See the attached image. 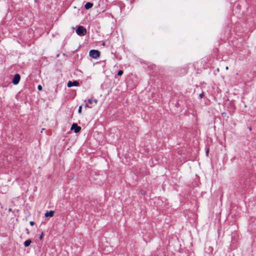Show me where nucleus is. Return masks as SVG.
Returning <instances> with one entry per match:
<instances>
[{"instance_id": "nucleus-5", "label": "nucleus", "mask_w": 256, "mask_h": 256, "mask_svg": "<svg viewBox=\"0 0 256 256\" xmlns=\"http://www.w3.org/2000/svg\"><path fill=\"white\" fill-rule=\"evenodd\" d=\"M79 86V82L78 81L74 80V81H68L67 84V86L68 88H70L73 86Z\"/></svg>"}, {"instance_id": "nucleus-3", "label": "nucleus", "mask_w": 256, "mask_h": 256, "mask_svg": "<svg viewBox=\"0 0 256 256\" xmlns=\"http://www.w3.org/2000/svg\"><path fill=\"white\" fill-rule=\"evenodd\" d=\"M20 80V75L18 74H16L14 76V78L12 80V82L14 84L16 85L19 83Z\"/></svg>"}, {"instance_id": "nucleus-8", "label": "nucleus", "mask_w": 256, "mask_h": 256, "mask_svg": "<svg viewBox=\"0 0 256 256\" xmlns=\"http://www.w3.org/2000/svg\"><path fill=\"white\" fill-rule=\"evenodd\" d=\"M93 6V4L91 2H87L86 4L84 5V8L86 9V10H88L90 8H91Z\"/></svg>"}, {"instance_id": "nucleus-11", "label": "nucleus", "mask_w": 256, "mask_h": 256, "mask_svg": "<svg viewBox=\"0 0 256 256\" xmlns=\"http://www.w3.org/2000/svg\"><path fill=\"white\" fill-rule=\"evenodd\" d=\"M82 106H80L78 108V112L79 114H81L82 112Z\"/></svg>"}, {"instance_id": "nucleus-9", "label": "nucleus", "mask_w": 256, "mask_h": 256, "mask_svg": "<svg viewBox=\"0 0 256 256\" xmlns=\"http://www.w3.org/2000/svg\"><path fill=\"white\" fill-rule=\"evenodd\" d=\"M32 242V241L30 240H26L24 242V245L26 247L29 246Z\"/></svg>"}, {"instance_id": "nucleus-17", "label": "nucleus", "mask_w": 256, "mask_h": 256, "mask_svg": "<svg viewBox=\"0 0 256 256\" xmlns=\"http://www.w3.org/2000/svg\"><path fill=\"white\" fill-rule=\"evenodd\" d=\"M208 150H206V154H208Z\"/></svg>"}, {"instance_id": "nucleus-4", "label": "nucleus", "mask_w": 256, "mask_h": 256, "mask_svg": "<svg viewBox=\"0 0 256 256\" xmlns=\"http://www.w3.org/2000/svg\"><path fill=\"white\" fill-rule=\"evenodd\" d=\"M71 130H74V132L77 133L80 130L81 128L78 126L76 124H73L72 126Z\"/></svg>"}, {"instance_id": "nucleus-10", "label": "nucleus", "mask_w": 256, "mask_h": 256, "mask_svg": "<svg viewBox=\"0 0 256 256\" xmlns=\"http://www.w3.org/2000/svg\"><path fill=\"white\" fill-rule=\"evenodd\" d=\"M122 74H123V71L122 70H120L118 72V76H120Z\"/></svg>"}, {"instance_id": "nucleus-12", "label": "nucleus", "mask_w": 256, "mask_h": 256, "mask_svg": "<svg viewBox=\"0 0 256 256\" xmlns=\"http://www.w3.org/2000/svg\"><path fill=\"white\" fill-rule=\"evenodd\" d=\"M42 86L41 85H38V89L39 90H42Z\"/></svg>"}, {"instance_id": "nucleus-7", "label": "nucleus", "mask_w": 256, "mask_h": 256, "mask_svg": "<svg viewBox=\"0 0 256 256\" xmlns=\"http://www.w3.org/2000/svg\"><path fill=\"white\" fill-rule=\"evenodd\" d=\"M93 100L89 99L88 100V104H86V106L91 108L92 106Z\"/></svg>"}, {"instance_id": "nucleus-2", "label": "nucleus", "mask_w": 256, "mask_h": 256, "mask_svg": "<svg viewBox=\"0 0 256 256\" xmlns=\"http://www.w3.org/2000/svg\"><path fill=\"white\" fill-rule=\"evenodd\" d=\"M90 56L94 58H97L100 56V54L98 50H92L90 52Z\"/></svg>"}, {"instance_id": "nucleus-20", "label": "nucleus", "mask_w": 256, "mask_h": 256, "mask_svg": "<svg viewBox=\"0 0 256 256\" xmlns=\"http://www.w3.org/2000/svg\"><path fill=\"white\" fill-rule=\"evenodd\" d=\"M34 1H35V2H36V0H34Z\"/></svg>"}, {"instance_id": "nucleus-13", "label": "nucleus", "mask_w": 256, "mask_h": 256, "mask_svg": "<svg viewBox=\"0 0 256 256\" xmlns=\"http://www.w3.org/2000/svg\"><path fill=\"white\" fill-rule=\"evenodd\" d=\"M44 234L42 232L40 236V239L42 240L43 238Z\"/></svg>"}, {"instance_id": "nucleus-18", "label": "nucleus", "mask_w": 256, "mask_h": 256, "mask_svg": "<svg viewBox=\"0 0 256 256\" xmlns=\"http://www.w3.org/2000/svg\"><path fill=\"white\" fill-rule=\"evenodd\" d=\"M11 210H12V208H10L9 211H11Z\"/></svg>"}, {"instance_id": "nucleus-6", "label": "nucleus", "mask_w": 256, "mask_h": 256, "mask_svg": "<svg viewBox=\"0 0 256 256\" xmlns=\"http://www.w3.org/2000/svg\"><path fill=\"white\" fill-rule=\"evenodd\" d=\"M54 214V211L53 210H50L49 212H47L45 213L44 216L46 217H52Z\"/></svg>"}, {"instance_id": "nucleus-1", "label": "nucleus", "mask_w": 256, "mask_h": 256, "mask_svg": "<svg viewBox=\"0 0 256 256\" xmlns=\"http://www.w3.org/2000/svg\"><path fill=\"white\" fill-rule=\"evenodd\" d=\"M76 33L78 36H83L86 34V30L82 26H78L76 30Z\"/></svg>"}, {"instance_id": "nucleus-14", "label": "nucleus", "mask_w": 256, "mask_h": 256, "mask_svg": "<svg viewBox=\"0 0 256 256\" xmlns=\"http://www.w3.org/2000/svg\"><path fill=\"white\" fill-rule=\"evenodd\" d=\"M204 96V93H202V94H199V97H200V98H203Z\"/></svg>"}, {"instance_id": "nucleus-15", "label": "nucleus", "mask_w": 256, "mask_h": 256, "mask_svg": "<svg viewBox=\"0 0 256 256\" xmlns=\"http://www.w3.org/2000/svg\"><path fill=\"white\" fill-rule=\"evenodd\" d=\"M93 102L94 103V104H96L98 102V100L96 99H94L93 100Z\"/></svg>"}, {"instance_id": "nucleus-16", "label": "nucleus", "mask_w": 256, "mask_h": 256, "mask_svg": "<svg viewBox=\"0 0 256 256\" xmlns=\"http://www.w3.org/2000/svg\"><path fill=\"white\" fill-rule=\"evenodd\" d=\"M30 224L31 226H34V222H32V221H31V222H30Z\"/></svg>"}, {"instance_id": "nucleus-19", "label": "nucleus", "mask_w": 256, "mask_h": 256, "mask_svg": "<svg viewBox=\"0 0 256 256\" xmlns=\"http://www.w3.org/2000/svg\"><path fill=\"white\" fill-rule=\"evenodd\" d=\"M226 70H228V66H226Z\"/></svg>"}]
</instances>
